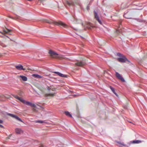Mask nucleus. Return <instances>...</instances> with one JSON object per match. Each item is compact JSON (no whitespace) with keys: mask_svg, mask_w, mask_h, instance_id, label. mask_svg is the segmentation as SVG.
I'll use <instances>...</instances> for the list:
<instances>
[{"mask_svg":"<svg viewBox=\"0 0 147 147\" xmlns=\"http://www.w3.org/2000/svg\"><path fill=\"white\" fill-rule=\"evenodd\" d=\"M12 95L15 98L19 100L23 103L28 106H30L32 107L33 108V110H34V111L35 110V109H34V108L36 107V106L34 104L28 101H26L23 99L21 98H20L18 97L17 95Z\"/></svg>","mask_w":147,"mask_h":147,"instance_id":"1","label":"nucleus"},{"mask_svg":"<svg viewBox=\"0 0 147 147\" xmlns=\"http://www.w3.org/2000/svg\"><path fill=\"white\" fill-rule=\"evenodd\" d=\"M45 22L50 24H54L55 25L61 26L65 28H66L67 26L66 24L61 21L56 22H54L51 20H45Z\"/></svg>","mask_w":147,"mask_h":147,"instance_id":"2","label":"nucleus"},{"mask_svg":"<svg viewBox=\"0 0 147 147\" xmlns=\"http://www.w3.org/2000/svg\"><path fill=\"white\" fill-rule=\"evenodd\" d=\"M117 55L118 56L121 57L120 58L118 59V60L119 62L121 63H124L127 61L129 63H130V61L127 59L124 55L120 53H117Z\"/></svg>","mask_w":147,"mask_h":147,"instance_id":"3","label":"nucleus"},{"mask_svg":"<svg viewBox=\"0 0 147 147\" xmlns=\"http://www.w3.org/2000/svg\"><path fill=\"white\" fill-rule=\"evenodd\" d=\"M86 64L85 62L84 61H78L76 63L75 65L76 66L82 67L85 65Z\"/></svg>","mask_w":147,"mask_h":147,"instance_id":"4","label":"nucleus"},{"mask_svg":"<svg viewBox=\"0 0 147 147\" xmlns=\"http://www.w3.org/2000/svg\"><path fill=\"white\" fill-rule=\"evenodd\" d=\"M94 18L96 20H97L100 24H101L102 22H101V21L100 20L99 18V16H98L97 13L95 11H94Z\"/></svg>","mask_w":147,"mask_h":147,"instance_id":"5","label":"nucleus"},{"mask_svg":"<svg viewBox=\"0 0 147 147\" xmlns=\"http://www.w3.org/2000/svg\"><path fill=\"white\" fill-rule=\"evenodd\" d=\"M49 53L52 57L53 58H56L57 57V55L58 54L52 50H51L49 51Z\"/></svg>","mask_w":147,"mask_h":147,"instance_id":"6","label":"nucleus"},{"mask_svg":"<svg viewBox=\"0 0 147 147\" xmlns=\"http://www.w3.org/2000/svg\"><path fill=\"white\" fill-rule=\"evenodd\" d=\"M116 76V77L119 80H120L122 82H125L124 79L123 78L120 74L117 72L115 73Z\"/></svg>","mask_w":147,"mask_h":147,"instance_id":"7","label":"nucleus"},{"mask_svg":"<svg viewBox=\"0 0 147 147\" xmlns=\"http://www.w3.org/2000/svg\"><path fill=\"white\" fill-rule=\"evenodd\" d=\"M19 78H20V80L21 81L22 80L24 81H26L27 80V78L24 76H20L18 77Z\"/></svg>","mask_w":147,"mask_h":147,"instance_id":"8","label":"nucleus"},{"mask_svg":"<svg viewBox=\"0 0 147 147\" xmlns=\"http://www.w3.org/2000/svg\"><path fill=\"white\" fill-rule=\"evenodd\" d=\"M16 68V69L18 70H25V69L23 68V66L21 65H18L16 66H15Z\"/></svg>","mask_w":147,"mask_h":147,"instance_id":"9","label":"nucleus"},{"mask_svg":"<svg viewBox=\"0 0 147 147\" xmlns=\"http://www.w3.org/2000/svg\"><path fill=\"white\" fill-rule=\"evenodd\" d=\"M9 115L10 116H11V117L17 119L18 120H19L22 122V121L21 120V119L19 117H18V116H17L13 115V114H9Z\"/></svg>","mask_w":147,"mask_h":147,"instance_id":"10","label":"nucleus"},{"mask_svg":"<svg viewBox=\"0 0 147 147\" xmlns=\"http://www.w3.org/2000/svg\"><path fill=\"white\" fill-rule=\"evenodd\" d=\"M53 73L58 74L59 76L60 77L65 78L67 77L66 75L62 74L58 72L55 71Z\"/></svg>","mask_w":147,"mask_h":147,"instance_id":"11","label":"nucleus"},{"mask_svg":"<svg viewBox=\"0 0 147 147\" xmlns=\"http://www.w3.org/2000/svg\"><path fill=\"white\" fill-rule=\"evenodd\" d=\"M15 131L16 133L18 134H21L23 132V131L21 129L19 128H17L16 129Z\"/></svg>","mask_w":147,"mask_h":147,"instance_id":"12","label":"nucleus"},{"mask_svg":"<svg viewBox=\"0 0 147 147\" xmlns=\"http://www.w3.org/2000/svg\"><path fill=\"white\" fill-rule=\"evenodd\" d=\"M131 143V144H138L142 142V141L139 140H135L131 141L130 142Z\"/></svg>","mask_w":147,"mask_h":147,"instance_id":"13","label":"nucleus"},{"mask_svg":"<svg viewBox=\"0 0 147 147\" xmlns=\"http://www.w3.org/2000/svg\"><path fill=\"white\" fill-rule=\"evenodd\" d=\"M110 88L111 90V91H112V92L117 96H118V95L115 92L114 89V88H113L111 86H110Z\"/></svg>","mask_w":147,"mask_h":147,"instance_id":"14","label":"nucleus"},{"mask_svg":"<svg viewBox=\"0 0 147 147\" xmlns=\"http://www.w3.org/2000/svg\"><path fill=\"white\" fill-rule=\"evenodd\" d=\"M55 94V93H49L48 94H45V96L46 97H48L49 96H53Z\"/></svg>","mask_w":147,"mask_h":147,"instance_id":"15","label":"nucleus"},{"mask_svg":"<svg viewBox=\"0 0 147 147\" xmlns=\"http://www.w3.org/2000/svg\"><path fill=\"white\" fill-rule=\"evenodd\" d=\"M65 114L67 116H69L71 117H72L70 113L69 112L66 111L64 112Z\"/></svg>","mask_w":147,"mask_h":147,"instance_id":"16","label":"nucleus"},{"mask_svg":"<svg viewBox=\"0 0 147 147\" xmlns=\"http://www.w3.org/2000/svg\"><path fill=\"white\" fill-rule=\"evenodd\" d=\"M3 31L4 33L6 34L10 32L11 31V30L6 28L3 30Z\"/></svg>","mask_w":147,"mask_h":147,"instance_id":"17","label":"nucleus"},{"mask_svg":"<svg viewBox=\"0 0 147 147\" xmlns=\"http://www.w3.org/2000/svg\"><path fill=\"white\" fill-rule=\"evenodd\" d=\"M67 4L69 6L72 5L74 6L75 5L73 1H71L70 2H67Z\"/></svg>","mask_w":147,"mask_h":147,"instance_id":"18","label":"nucleus"},{"mask_svg":"<svg viewBox=\"0 0 147 147\" xmlns=\"http://www.w3.org/2000/svg\"><path fill=\"white\" fill-rule=\"evenodd\" d=\"M128 12H127L125 13L123 15L124 17L127 19L130 18H131L130 17H129L128 16Z\"/></svg>","mask_w":147,"mask_h":147,"instance_id":"19","label":"nucleus"},{"mask_svg":"<svg viewBox=\"0 0 147 147\" xmlns=\"http://www.w3.org/2000/svg\"><path fill=\"white\" fill-rule=\"evenodd\" d=\"M5 42L4 41H0V45L3 47H6V45L4 44Z\"/></svg>","mask_w":147,"mask_h":147,"instance_id":"20","label":"nucleus"},{"mask_svg":"<svg viewBox=\"0 0 147 147\" xmlns=\"http://www.w3.org/2000/svg\"><path fill=\"white\" fill-rule=\"evenodd\" d=\"M37 123H47L45 121H41V120H37Z\"/></svg>","mask_w":147,"mask_h":147,"instance_id":"21","label":"nucleus"},{"mask_svg":"<svg viewBox=\"0 0 147 147\" xmlns=\"http://www.w3.org/2000/svg\"><path fill=\"white\" fill-rule=\"evenodd\" d=\"M117 143L119 144H121V145H122L123 146H126V145L125 144H124L123 143H121L120 142H118V141H115Z\"/></svg>","mask_w":147,"mask_h":147,"instance_id":"22","label":"nucleus"},{"mask_svg":"<svg viewBox=\"0 0 147 147\" xmlns=\"http://www.w3.org/2000/svg\"><path fill=\"white\" fill-rule=\"evenodd\" d=\"M87 27L88 28V29H92V28H93V26H91L90 25V24H89V25H88V26H87Z\"/></svg>","mask_w":147,"mask_h":147,"instance_id":"23","label":"nucleus"},{"mask_svg":"<svg viewBox=\"0 0 147 147\" xmlns=\"http://www.w3.org/2000/svg\"><path fill=\"white\" fill-rule=\"evenodd\" d=\"M37 109H42L43 107L40 106L38 105V104H37Z\"/></svg>","mask_w":147,"mask_h":147,"instance_id":"24","label":"nucleus"},{"mask_svg":"<svg viewBox=\"0 0 147 147\" xmlns=\"http://www.w3.org/2000/svg\"><path fill=\"white\" fill-rule=\"evenodd\" d=\"M42 78V76L37 74V78Z\"/></svg>","mask_w":147,"mask_h":147,"instance_id":"25","label":"nucleus"},{"mask_svg":"<svg viewBox=\"0 0 147 147\" xmlns=\"http://www.w3.org/2000/svg\"><path fill=\"white\" fill-rule=\"evenodd\" d=\"M32 76L34 77L35 78H37V74H33L32 75Z\"/></svg>","mask_w":147,"mask_h":147,"instance_id":"26","label":"nucleus"},{"mask_svg":"<svg viewBox=\"0 0 147 147\" xmlns=\"http://www.w3.org/2000/svg\"><path fill=\"white\" fill-rule=\"evenodd\" d=\"M87 9L88 10L89 9V7L88 6H87L86 7Z\"/></svg>","mask_w":147,"mask_h":147,"instance_id":"27","label":"nucleus"},{"mask_svg":"<svg viewBox=\"0 0 147 147\" xmlns=\"http://www.w3.org/2000/svg\"><path fill=\"white\" fill-rule=\"evenodd\" d=\"M124 5V4L123 3H122V4H121V7H122L123 8V5Z\"/></svg>","mask_w":147,"mask_h":147,"instance_id":"28","label":"nucleus"},{"mask_svg":"<svg viewBox=\"0 0 147 147\" xmlns=\"http://www.w3.org/2000/svg\"><path fill=\"white\" fill-rule=\"evenodd\" d=\"M47 89H48V90H50L51 89V88H50V87H47Z\"/></svg>","mask_w":147,"mask_h":147,"instance_id":"29","label":"nucleus"},{"mask_svg":"<svg viewBox=\"0 0 147 147\" xmlns=\"http://www.w3.org/2000/svg\"><path fill=\"white\" fill-rule=\"evenodd\" d=\"M3 122V121L2 120L0 119V123H2Z\"/></svg>","mask_w":147,"mask_h":147,"instance_id":"30","label":"nucleus"},{"mask_svg":"<svg viewBox=\"0 0 147 147\" xmlns=\"http://www.w3.org/2000/svg\"><path fill=\"white\" fill-rule=\"evenodd\" d=\"M39 147H44V146L42 145H41L39 146Z\"/></svg>","mask_w":147,"mask_h":147,"instance_id":"31","label":"nucleus"},{"mask_svg":"<svg viewBox=\"0 0 147 147\" xmlns=\"http://www.w3.org/2000/svg\"><path fill=\"white\" fill-rule=\"evenodd\" d=\"M0 127L3 128V126L2 125L0 124Z\"/></svg>","mask_w":147,"mask_h":147,"instance_id":"32","label":"nucleus"}]
</instances>
